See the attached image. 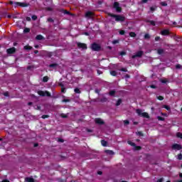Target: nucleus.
<instances>
[{
    "mask_svg": "<svg viewBox=\"0 0 182 182\" xmlns=\"http://www.w3.org/2000/svg\"><path fill=\"white\" fill-rule=\"evenodd\" d=\"M107 15L111 18H114L116 22H124L126 21V17L122 15L113 14L112 13H108Z\"/></svg>",
    "mask_w": 182,
    "mask_h": 182,
    "instance_id": "f257e3e1",
    "label": "nucleus"
},
{
    "mask_svg": "<svg viewBox=\"0 0 182 182\" xmlns=\"http://www.w3.org/2000/svg\"><path fill=\"white\" fill-rule=\"evenodd\" d=\"M90 48L92 50V52H100L102 50V46L97 43H92Z\"/></svg>",
    "mask_w": 182,
    "mask_h": 182,
    "instance_id": "f03ea898",
    "label": "nucleus"
},
{
    "mask_svg": "<svg viewBox=\"0 0 182 182\" xmlns=\"http://www.w3.org/2000/svg\"><path fill=\"white\" fill-rule=\"evenodd\" d=\"M136 112L137 113L138 116H141V117H144L145 119H150V115H149V113L142 112L141 109H137L136 110Z\"/></svg>",
    "mask_w": 182,
    "mask_h": 182,
    "instance_id": "7ed1b4c3",
    "label": "nucleus"
},
{
    "mask_svg": "<svg viewBox=\"0 0 182 182\" xmlns=\"http://www.w3.org/2000/svg\"><path fill=\"white\" fill-rule=\"evenodd\" d=\"M37 93L38 95H39V96H41L42 97H45V96H46L47 97H50L52 96L50 95V92L46 90V91L38 90Z\"/></svg>",
    "mask_w": 182,
    "mask_h": 182,
    "instance_id": "20e7f679",
    "label": "nucleus"
},
{
    "mask_svg": "<svg viewBox=\"0 0 182 182\" xmlns=\"http://www.w3.org/2000/svg\"><path fill=\"white\" fill-rule=\"evenodd\" d=\"M113 9H115L116 12H118L119 14L122 12V7H120V4H119L117 1L114 2Z\"/></svg>",
    "mask_w": 182,
    "mask_h": 182,
    "instance_id": "39448f33",
    "label": "nucleus"
},
{
    "mask_svg": "<svg viewBox=\"0 0 182 182\" xmlns=\"http://www.w3.org/2000/svg\"><path fill=\"white\" fill-rule=\"evenodd\" d=\"M15 6H21V8H26L29 6V4L25 3V2H19V1H15L14 2Z\"/></svg>",
    "mask_w": 182,
    "mask_h": 182,
    "instance_id": "423d86ee",
    "label": "nucleus"
},
{
    "mask_svg": "<svg viewBox=\"0 0 182 182\" xmlns=\"http://www.w3.org/2000/svg\"><path fill=\"white\" fill-rule=\"evenodd\" d=\"M77 46L79 49H82L83 50H86L87 49V45L85 43H77Z\"/></svg>",
    "mask_w": 182,
    "mask_h": 182,
    "instance_id": "0eeeda50",
    "label": "nucleus"
},
{
    "mask_svg": "<svg viewBox=\"0 0 182 182\" xmlns=\"http://www.w3.org/2000/svg\"><path fill=\"white\" fill-rule=\"evenodd\" d=\"M95 16V13L92 11H87L85 13V18H88V19H93Z\"/></svg>",
    "mask_w": 182,
    "mask_h": 182,
    "instance_id": "6e6552de",
    "label": "nucleus"
},
{
    "mask_svg": "<svg viewBox=\"0 0 182 182\" xmlns=\"http://www.w3.org/2000/svg\"><path fill=\"white\" fill-rule=\"evenodd\" d=\"M144 53L142 50H139L135 55H132V59H134L135 58H141Z\"/></svg>",
    "mask_w": 182,
    "mask_h": 182,
    "instance_id": "1a4fd4ad",
    "label": "nucleus"
},
{
    "mask_svg": "<svg viewBox=\"0 0 182 182\" xmlns=\"http://www.w3.org/2000/svg\"><path fill=\"white\" fill-rule=\"evenodd\" d=\"M15 52H16V48H15V47H12L6 50L8 55H13V53H15Z\"/></svg>",
    "mask_w": 182,
    "mask_h": 182,
    "instance_id": "9d476101",
    "label": "nucleus"
},
{
    "mask_svg": "<svg viewBox=\"0 0 182 182\" xmlns=\"http://www.w3.org/2000/svg\"><path fill=\"white\" fill-rule=\"evenodd\" d=\"M172 149L173 150H181L182 146L181 144H174L173 145H172Z\"/></svg>",
    "mask_w": 182,
    "mask_h": 182,
    "instance_id": "9b49d317",
    "label": "nucleus"
},
{
    "mask_svg": "<svg viewBox=\"0 0 182 182\" xmlns=\"http://www.w3.org/2000/svg\"><path fill=\"white\" fill-rule=\"evenodd\" d=\"M95 122L96 124H100V126H102V124H105V121H103L100 118H96L95 119Z\"/></svg>",
    "mask_w": 182,
    "mask_h": 182,
    "instance_id": "f8f14e48",
    "label": "nucleus"
},
{
    "mask_svg": "<svg viewBox=\"0 0 182 182\" xmlns=\"http://www.w3.org/2000/svg\"><path fill=\"white\" fill-rule=\"evenodd\" d=\"M161 35L163 36H167V35H170V31L165 29L161 31Z\"/></svg>",
    "mask_w": 182,
    "mask_h": 182,
    "instance_id": "ddd939ff",
    "label": "nucleus"
},
{
    "mask_svg": "<svg viewBox=\"0 0 182 182\" xmlns=\"http://www.w3.org/2000/svg\"><path fill=\"white\" fill-rule=\"evenodd\" d=\"M36 39L37 41H43V39H45V38L43 37V36L39 34V35L36 36Z\"/></svg>",
    "mask_w": 182,
    "mask_h": 182,
    "instance_id": "4468645a",
    "label": "nucleus"
},
{
    "mask_svg": "<svg viewBox=\"0 0 182 182\" xmlns=\"http://www.w3.org/2000/svg\"><path fill=\"white\" fill-rule=\"evenodd\" d=\"M25 181H26V182H35V179L33 178H31V177H26L25 178Z\"/></svg>",
    "mask_w": 182,
    "mask_h": 182,
    "instance_id": "2eb2a0df",
    "label": "nucleus"
},
{
    "mask_svg": "<svg viewBox=\"0 0 182 182\" xmlns=\"http://www.w3.org/2000/svg\"><path fill=\"white\" fill-rule=\"evenodd\" d=\"M105 152L107 154H109V156H113V154H114V152L112 150H105Z\"/></svg>",
    "mask_w": 182,
    "mask_h": 182,
    "instance_id": "dca6fc26",
    "label": "nucleus"
},
{
    "mask_svg": "<svg viewBox=\"0 0 182 182\" xmlns=\"http://www.w3.org/2000/svg\"><path fill=\"white\" fill-rule=\"evenodd\" d=\"M146 22L147 23H151L152 26H156V21L151 20H146Z\"/></svg>",
    "mask_w": 182,
    "mask_h": 182,
    "instance_id": "f3484780",
    "label": "nucleus"
},
{
    "mask_svg": "<svg viewBox=\"0 0 182 182\" xmlns=\"http://www.w3.org/2000/svg\"><path fill=\"white\" fill-rule=\"evenodd\" d=\"M58 66H59L58 63H52L48 65V68H53V69H56Z\"/></svg>",
    "mask_w": 182,
    "mask_h": 182,
    "instance_id": "a211bd4d",
    "label": "nucleus"
},
{
    "mask_svg": "<svg viewBox=\"0 0 182 182\" xmlns=\"http://www.w3.org/2000/svg\"><path fill=\"white\" fill-rule=\"evenodd\" d=\"M8 15V13L6 11H4L1 14L0 19H2V18H6Z\"/></svg>",
    "mask_w": 182,
    "mask_h": 182,
    "instance_id": "6ab92c4d",
    "label": "nucleus"
},
{
    "mask_svg": "<svg viewBox=\"0 0 182 182\" xmlns=\"http://www.w3.org/2000/svg\"><path fill=\"white\" fill-rule=\"evenodd\" d=\"M101 144L103 147H107V141H105L104 139L101 140Z\"/></svg>",
    "mask_w": 182,
    "mask_h": 182,
    "instance_id": "aec40b11",
    "label": "nucleus"
},
{
    "mask_svg": "<svg viewBox=\"0 0 182 182\" xmlns=\"http://www.w3.org/2000/svg\"><path fill=\"white\" fill-rule=\"evenodd\" d=\"M157 53L158 55H163V53H164V50L162 48H159L157 50Z\"/></svg>",
    "mask_w": 182,
    "mask_h": 182,
    "instance_id": "412c9836",
    "label": "nucleus"
},
{
    "mask_svg": "<svg viewBox=\"0 0 182 182\" xmlns=\"http://www.w3.org/2000/svg\"><path fill=\"white\" fill-rule=\"evenodd\" d=\"M61 12H63V14H64V15H70V11L65 10V9H62Z\"/></svg>",
    "mask_w": 182,
    "mask_h": 182,
    "instance_id": "4be33fe9",
    "label": "nucleus"
},
{
    "mask_svg": "<svg viewBox=\"0 0 182 182\" xmlns=\"http://www.w3.org/2000/svg\"><path fill=\"white\" fill-rule=\"evenodd\" d=\"M156 9H157V6H156L150 7V11H149V14H150V12H154Z\"/></svg>",
    "mask_w": 182,
    "mask_h": 182,
    "instance_id": "5701e85b",
    "label": "nucleus"
},
{
    "mask_svg": "<svg viewBox=\"0 0 182 182\" xmlns=\"http://www.w3.org/2000/svg\"><path fill=\"white\" fill-rule=\"evenodd\" d=\"M24 49H25L26 50H32L33 48H32V46H24Z\"/></svg>",
    "mask_w": 182,
    "mask_h": 182,
    "instance_id": "b1692460",
    "label": "nucleus"
},
{
    "mask_svg": "<svg viewBox=\"0 0 182 182\" xmlns=\"http://www.w3.org/2000/svg\"><path fill=\"white\" fill-rule=\"evenodd\" d=\"M48 80H49V77H48V76H44V77H43V82L44 83H46V82H48Z\"/></svg>",
    "mask_w": 182,
    "mask_h": 182,
    "instance_id": "393cba45",
    "label": "nucleus"
},
{
    "mask_svg": "<svg viewBox=\"0 0 182 182\" xmlns=\"http://www.w3.org/2000/svg\"><path fill=\"white\" fill-rule=\"evenodd\" d=\"M129 36H131V38H136V36H137V34H136V33L134 32H130Z\"/></svg>",
    "mask_w": 182,
    "mask_h": 182,
    "instance_id": "a878e982",
    "label": "nucleus"
},
{
    "mask_svg": "<svg viewBox=\"0 0 182 182\" xmlns=\"http://www.w3.org/2000/svg\"><path fill=\"white\" fill-rule=\"evenodd\" d=\"M109 96H114V95H116V90H113L109 91Z\"/></svg>",
    "mask_w": 182,
    "mask_h": 182,
    "instance_id": "bb28decb",
    "label": "nucleus"
},
{
    "mask_svg": "<svg viewBox=\"0 0 182 182\" xmlns=\"http://www.w3.org/2000/svg\"><path fill=\"white\" fill-rule=\"evenodd\" d=\"M127 143L128 144H129V146H132V147L136 146V144L134 142H132V141H128Z\"/></svg>",
    "mask_w": 182,
    "mask_h": 182,
    "instance_id": "cd10ccee",
    "label": "nucleus"
},
{
    "mask_svg": "<svg viewBox=\"0 0 182 182\" xmlns=\"http://www.w3.org/2000/svg\"><path fill=\"white\" fill-rule=\"evenodd\" d=\"M122 99H118V100L117 101V103H116V106L117 107V106H120V105H122Z\"/></svg>",
    "mask_w": 182,
    "mask_h": 182,
    "instance_id": "c85d7f7f",
    "label": "nucleus"
},
{
    "mask_svg": "<svg viewBox=\"0 0 182 182\" xmlns=\"http://www.w3.org/2000/svg\"><path fill=\"white\" fill-rule=\"evenodd\" d=\"M110 75H112V76H117V72L115 70H112L110 71Z\"/></svg>",
    "mask_w": 182,
    "mask_h": 182,
    "instance_id": "c756f323",
    "label": "nucleus"
},
{
    "mask_svg": "<svg viewBox=\"0 0 182 182\" xmlns=\"http://www.w3.org/2000/svg\"><path fill=\"white\" fill-rule=\"evenodd\" d=\"M74 92L75 93H77L78 95H80V93H82V92H80V90L77 87L75 88Z\"/></svg>",
    "mask_w": 182,
    "mask_h": 182,
    "instance_id": "7c9ffc66",
    "label": "nucleus"
},
{
    "mask_svg": "<svg viewBox=\"0 0 182 182\" xmlns=\"http://www.w3.org/2000/svg\"><path fill=\"white\" fill-rule=\"evenodd\" d=\"M157 119L159 122H164V120H166V119L163 117H160V116H158L157 117Z\"/></svg>",
    "mask_w": 182,
    "mask_h": 182,
    "instance_id": "2f4dec72",
    "label": "nucleus"
},
{
    "mask_svg": "<svg viewBox=\"0 0 182 182\" xmlns=\"http://www.w3.org/2000/svg\"><path fill=\"white\" fill-rule=\"evenodd\" d=\"M29 32H31V28H24V30H23L24 33H29Z\"/></svg>",
    "mask_w": 182,
    "mask_h": 182,
    "instance_id": "473e14b6",
    "label": "nucleus"
},
{
    "mask_svg": "<svg viewBox=\"0 0 182 182\" xmlns=\"http://www.w3.org/2000/svg\"><path fill=\"white\" fill-rule=\"evenodd\" d=\"M144 39H150L151 36L150 34L146 33L144 36Z\"/></svg>",
    "mask_w": 182,
    "mask_h": 182,
    "instance_id": "72a5a7b5",
    "label": "nucleus"
},
{
    "mask_svg": "<svg viewBox=\"0 0 182 182\" xmlns=\"http://www.w3.org/2000/svg\"><path fill=\"white\" fill-rule=\"evenodd\" d=\"M164 109H166V110H171V108L168 105H163Z\"/></svg>",
    "mask_w": 182,
    "mask_h": 182,
    "instance_id": "f704fd0d",
    "label": "nucleus"
},
{
    "mask_svg": "<svg viewBox=\"0 0 182 182\" xmlns=\"http://www.w3.org/2000/svg\"><path fill=\"white\" fill-rule=\"evenodd\" d=\"M60 117H62L63 119H68V116L66 115V114H60Z\"/></svg>",
    "mask_w": 182,
    "mask_h": 182,
    "instance_id": "c9c22d12",
    "label": "nucleus"
},
{
    "mask_svg": "<svg viewBox=\"0 0 182 182\" xmlns=\"http://www.w3.org/2000/svg\"><path fill=\"white\" fill-rule=\"evenodd\" d=\"M156 99H158V100H164V97L159 95L156 97Z\"/></svg>",
    "mask_w": 182,
    "mask_h": 182,
    "instance_id": "e433bc0d",
    "label": "nucleus"
},
{
    "mask_svg": "<svg viewBox=\"0 0 182 182\" xmlns=\"http://www.w3.org/2000/svg\"><path fill=\"white\" fill-rule=\"evenodd\" d=\"M70 102V100H69V99H63V100H62V102H63V103H68V102Z\"/></svg>",
    "mask_w": 182,
    "mask_h": 182,
    "instance_id": "4c0bfd02",
    "label": "nucleus"
},
{
    "mask_svg": "<svg viewBox=\"0 0 182 182\" xmlns=\"http://www.w3.org/2000/svg\"><path fill=\"white\" fill-rule=\"evenodd\" d=\"M176 136L178 137L179 139H182V133L178 132L176 134Z\"/></svg>",
    "mask_w": 182,
    "mask_h": 182,
    "instance_id": "58836bf2",
    "label": "nucleus"
},
{
    "mask_svg": "<svg viewBox=\"0 0 182 182\" xmlns=\"http://www.w3.org/2000/svg\"><path fill=\"white\" fill-rule=\"evenodd\" d=\"M134 147L135 150H136V151H139V150H140L141 149V146H136V145H135V146H134Z\"/></svg>",
    "mask_w": 182,
    "mask_h": 182,
    "instance_id": "ea45409f",
    "label": "nucleus"
},
{
    "mask_svg": "<svg viewBox=\"0 0 182 182\" xmlns=\"http://www.w3.org/2000/svg\"><path fill=\"white\" fill-rule=\"evenodd\" d=\"M61 93H66V88L65 87H61Z\"/></svg>",
    "mask_w": 182,
    "mask_h": 182,
    "instance_id": "a19ab883",
    "label": "nucleus"
},
{
    "mask_svg": "<svg viewBox=\"0 0 182 182\" xmlns=\"http://www.w3.org/2000/svg\"><path fill=\"white\" fill-rule=\"evenodd\" d=\"M159 41H161V38H160V36L155 37V41L156 42H159Z\"/></svg>",
    "mask_w": 182,
    "mask_h": 182,
    "instance_id": "79ce46f5",
    "label": "nucleus"
},
{
    "mask_svg": "<svg viewBox=\"0 0 182 182\" xmlns=\"http://www.w3.org/2000/svg\"><path fill=\"white\" fill-rule=\"evenodd\" d=\"M124 33H126V31L124 30L119 31V35H124Z\"/></svg>",
    "mask_w": 182,
    "mask_h": 182,
    "instance_id": "37998d69",
    "label": "nucleus"
},
{
    "mask_svg": "<svg viewBox=\"0 0 182 182\" xmlns=\"http://www.w3.org/2000/svg\"><path fill=\"white\" fill-rule=\"evenodd\" d=\"M124 124H125L126 126H127V124H130V122L129 120H124Z\"/></svg>",
    "mask_w": 182,
    "mask_h": 182,
    "instance_id": "c03bdc74",
    "label": "nucleus"
},
{
    "mask_svg": "<svg viewBox=\"0 0 182 182\" xmlns=\"http://www.w3.org/2000/svg\"><path fill=\"white\" fill-rule=\"evenodd\" d=\"M31 18H32L33 21H36V19H38V16H36V15H33L31 16Z\"/></svg>",
    "mask_w": 182,
    "mask_h": 182,
    "instance_id": "a18cd8bd",
    "label": "nucleus"
},
{
    "mask_svg": "<svg viewBox=\"0 0 182 182\" xmlns=\"http://www.w3.org/2000/svg\"><path fill=\"white\" fill-rule=\"evenodd\" d=\"M117 43H119V40H114V41H112V44L113 45H116Z\"/></svg>",
    "mask_w": 182,
    "mask_h": 182,
    "instance_id": "49530a36",
    "label": "nucleus"
},
{
    "mask_svg": "<svg viewBox=\"0 0 182 182\" xmlns=\"http://www.w3.org/2000/svg\"><path fill=\"white\" fill-rule=\"evenodd\" d=\"M47 21H48V22H51V23L55 22V21L52 18H48Z\"/></svg>",
    "mask_w": 182,
    "mask_h": 182,
    "instance_id": "de8ad7c7",
    "label": "nucleus"
},
{
    "mask_svg": "<svg viewBox=\"0 0 182 182\" xmlns=\"http://www.w3.org/2000/svg\"><path fill=\"white\" fill-rule=\"evenodd\" d=\"M178 160H182V154H178Z\"/></svg>",
    "mask_w": 182,
    "mask_h": 182,
    "instance_id": "09e8293b",
    "label": "nucleus"
},
{
    "mask_svg": "<svg viewBox=\"0 0 182 182\" xmlns=\"http://www.w3.org/2000/svg\"><path fill=\"white\" fill-rule=\"evenodd\" d=\"M49 117V115H42L41 119H48Z\"/></svg>",
    "mask_w": 182,
    "mask_h": 182,
    "instance_id": "8fccbe9b",
    "label": "nucleus"
},
{
    "mask_svg": "<svg viewBox=\"0 0 182 182\" xmlns=\"http://www.w3.org/2000/svg\"><path fill=\"white\" fill-rule=\"evenodd\" d=\"M4 96H6V97H9V92H5L4 93Z\"/></svg>",
    "mask_w": 182,
    "mask_h": 182,
    "instance_id": "3c124183",
    "label": "nucleus"
},
{
    "mask_svg": "<svg viewBox=\"0 0 182 182\" xmlns=\"http://www.w3.org/2000/svg\"><path fill=\"white\" fill-rule=\"evenodd\" d=\"M58 86H60V87H65V85H63V82H59L58 83Z\"/></svg>",
    "mask_w": 182,
    "mask_h": 182,
    "instance_id": "603ef678",
    "label": "nucleus"
},
{
    "mask_svg": "<svg viewBox=\"0 0 182 182\" xmlns=\"http://www.w3.org/2000/svg\"><path fill=\"white\" fill-rule=\"evenodd\" d=\"M119 55H120L121 56H124V55H126V52H124V51H121V52L119 53Z\"/></svg>",
    "mask_w": 182,
    "mask_h": 182,
    "instance_id": "864d4df0",
    "label": "nucleus"
},
{
    "mask_svg": "<svg viewBox=\"0 0 182 182\" xmlns=\"http://www.w3.org/2000/svg\"><path fill=\"white\" fill-rule=\"evenodd\" d=\"M97 75H102L103 72H102V70H97Z\"/></svg>",
    "mask_w": 182,
    "mask_h": 182,
    "instance_id": "5fc2aeb1",
    "label": "nucleus"
},
{
    "mask_svg": "<svg viewBox=\"0 0 182 182\" xmlns=\"http://www.w3.org/2000/svg\"><path fill=\"white\" fill-rule=\"evenodd\" d=\"M163 181H164V178H161L158 179L156 182H163Z\"/></svg>",
    "mask_w": 182,
    "mask_h": 182,
    "instance_id": "6e6d98bb",
    "label": "nucleus"
},
{
    "mask_svg": "<svg viewBox=\"0 0 182 182\" xmlns=\"http://www.w3.org/2000/svg\"><path fill=\"white\" fill-rule=\"evenodd\" d=\"M181 68V65H180V64H177L176 65V69H180Z\"/></svg>",
    "mask_w": 182,
    "mask_h": 182,
    "instance_id": "4d7b16f0",
    "label": "nucleus"
},
{
    "mask_svg": "<svg viewBox=\"0 0 182 182\" xmlns=\"http://www.w3.org/2000/svg\"><path fill=\"white\" fill-rule=\"evenodd\" d=\"M121 72H127V70L124 68L120 69Z\"/></svg>",
    "mask_w": 182,
    "mask_h": 182,
    "instance_id": "13d9d810",
    "label": "nucleus"
},
{
    "mask_svg": "<svg viewBox=\"0 0 182 182\" xmlns=\"http://www.w3.org/2000/svg\"><path fill=\"white\" fill-rule=\"evenodd\" d=\"M149 2V0H141V4H147Z\"/></svg>",
    "mask_w": 182,
    "mask_h": 182,
    "instance_id": "bf43d9fd",
    "label": "nucleus"
},
{
    "mask_svg": "<svg viewBox=\"0 0 182 182\" xmlns=\"http://www.w3.org/2000/svg\"><path fill=\"white\" fill-rule=\"evenodd\" d=\"M150 87L151 88V89H156V85H151V86H150Z\"/></svg>",
    "mask_w": 182,
    "mask_h": 182,
    "instance_id": "052dcab7",
    "label": "nucleus"
},
{
    "mask_svg": "<svg viewBox=\"0 0 182 182\" xmlns=\"http://www.w3.org/2000/svg\"><path fill=\"white\" fill-rule=\"evenodd\" d=\"M161 83H167V80H166V79L161 80Z\"/></svg>",
    "mask_w": 182,
    "mask_h": 182,
    "instance_id": "680f3d73",
    "label": "nucleus"
},
{
    "mask_svg": "<svg viewBox=\"0 0 182 182\" xmlns=\"http://www.w3.org/2000/svg\"><path fill=\"white\" fill-rule=\"evenodd\" d=\"M47 11H49L50 12H51V11H53V9L50 7L47 8Z\"/></svg>",
    "mask_w": 182,
    "mask_h": 182,
    "instance_id": "e2e57ef3",
    "label": "nucleus"
},
{
    "mask_svg": "<svg viewBox=\"0 0 182 182\" xmlns=\"http://www.w3.org/2000/svg\"><path fill=\"white\" fill-rule=\"evenodd\" d=\"M125 78H126V79L130 78V75L127 74V75H125Z\"/></svg>",
    "mask_w": 182,
    "mask_h": 182,
    "instance_id": "0e129e2a",
    "label": "nucleus"
},
{
    "mask_svg": "<svg viewBox=\"0 0 182 182\" xmlns=\"http://www.w3.org/2000/svg\"><path fill=\"white\" fill-rule=\"evenodd\" d=\"M83 35H85V36H89L90 34L88 32H85Z\"/></svg>",
    "mask_w": 182,
    "mask_h": 182,
    "instance_id": "69168bd1",
    "label": "nucleus"
},
{
    "mask_svg": "<svg viewBox=\"0 0 182 182\" xmlns=\"http://www.w3.org/2000/svg\"><path fill=\"white\" fill-rule=\"evenodd\" d=\"M101 102H107V98H103Z\"/></svg>",
    "mask_w": 182,
    "mask_h": 182,
    "instance_id": "338daca9",
    "label": "nucleus"
},
{
    "mask_svg": "<svg viewBox=\"0 0 182 182\" xmlns=\"http://www.w3.org/2000/svg\"><path fill=\"white\" fill-rule=\"evenodd\" d=\"M1 182H9V181L5 179V180H3Z\"/></svg>",
    "mask_w": 182,
    "mask_h": 182,
    "instance_id": "774afa93",
    "label": "nucleus"
}]
</instances>
